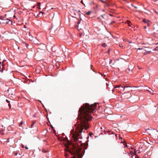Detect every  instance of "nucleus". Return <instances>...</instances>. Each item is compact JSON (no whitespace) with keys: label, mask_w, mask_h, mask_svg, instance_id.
<instances>
[{"label":"nucleus","mask_w":158,"mask_h":158,"mask_svg":"<svg viewBox=\"0 0 158 158\" xmlns=\"http://www.w3.org/2000/svg\"><path fill=\"white\" fill-rule=\"evenodd\" d=\"M10 108H11V106L10 105H9Z\"/></svg>","instance_id":"obj_49"},{"label":"nucleus","mask_w":158,"mask_h":158,"mask_svg":"<svg viewBox=\"0 0 158 158\" xmlns=\"http://www.w3.org/2000/svg\"><path fill=\"white\" fill-rule=\"evenodd\" d=\"M17 154H18V152H16V153H15V156H16L17 155Z\"/></svg>","instance_id":"obj_35"},{"label":"nucleus","mask_w":158,"mask_h":158,"mask_svg":"<svg viewBox=\"0 0 158 158\" xmlns=\"http://www.w3.org/2000/svg\"><path fill=\"white\" fill-rule=\"evenodd\" d=\"M74 15H76V14H75V13H74Z\"/></svg>","instance_id":"obj_55"},{"label":"nucleus","mask_w":158,"mask_h":158,"mask_svg":"<svg viewBox=\"0 0 158 158\" xmlns=\"http://www.w3.org/2000/svg\"><path fill=\"white\" fill-rule=\"evenodd\" d=\"M139 148L140 149L139 150H137V151H138V153H140V152L141 151H142V148L141 147V148Z\"/></svg>","instance_id":"obj_6"},{"label":"nucleus","mask_w":158,"mask_h":158,"mask_svg":"<svg viewBox=\"0 0 158 158\" xmlns=\"http://www.w3.org/2000/svg\"><path fill=\"white\" fill-rule=\"evenodd\" d=\"M90 66H91V68H90L92 70V71H93V72H94V70H93V69H92V67L93 66H92V65H90Z\"/></svg>","instance_id":"obj_28"},{"label":"nucleus","mask_w":158,"mask_h":158,"mask_svg":"<svg viewBox=\"0 0 158 158\" xmlns=\"http://www.w3.org/2000/svg\"><path fill=\"white\" fill-rule=\"evenodd\" d=\"M25 148L26 149H28V148L27 146H25Z\"/></svg>","instance_id":"obj_31"},{"label":"nucleus","mask_w":158,"mask_h":158,"mask_svg":"<svg viewBox=\"0 0 158 158\" xmlns=\"http://www.w3.org/2000/svg\"><path fill=\"white\" fill-rule=\"evenodd\" d=\"M8 20H9V21L10 22V23H11V21L10 19H8Z\"/></svg>","instance_id":"obj_48"},{"label":"nucleus","mask_w":158,"mask_h":158,"mask_svg":"<svg viewBox=\"0 0 158 158\" xmlns=\"http://www.w3.org/2000/svg\"><path fill=\"white\" fill-rule=\"evenodd\" d=\"M83 132L84 133L85 132V131H84Z\"/></svg>","instance_id":"obj_54"},{"label":"nucleus","mask_w":158,"mask_h":158,"mask_svg":"<svg viewBox=\"0 0 158 158\" xmlns=\"http://www.w3.org/2000/svg\"><path fill=\"white\" fill-rule=\"evenodd\" d=\"M131 86H126L124 87L125 89L126 88H131Z\"/></svg>","instance_id":"obj_19"},{"label":"nucleus","mask_w":158,"mask_h":158,"mask_svg":"<svg viewBox=\"0 0 158 158\" xmlns=\"http://www.w3.org/2000/svg\"><path fill=\"white\" fill-rule=\"evenodd\" d=\"M131 6H132L134 7V6L132 4H131Z\"/></svg>","instance_id":"obj_46"},{"label":"nucleus","mask_w":158,"mask_h":158,"mask_svg":"<svg viewBox=\"0 0 158 158\" xmlns=\"http://www.w3.org/2000/svg\"><path fill=\"white\" fill-rule=\"evenodd\" d=\"M22 148H24V146L23 144H22Z\"/></svg>","instance_id":"obj_34"},{"label":"nucleus","mask_w":158,"mask_h":158,"mask_svg":"<svg viewBox=\"0 0 158 158\" xmlns=\"http://www.w3.org/2000/svg\"><path fill=\"white\" fill-rule=\"evenodd\" d=\"M4 18L3 17L1 16L0 17V19L4 21L3 22H2V23H7V21H6V20H4Z\"/></svg>","instance_id":"obj_5"},{"label":"nucleus","mask_w":158,"mask_h":158,"mask_svg":"<svg viewBox=\"0 0 158 158\" xmlns=\"http://www.w3.org/2000/svg\"><path fill=\"white\" fill-rule=\"evenodd\" d=\"M127 70H128L129 71H130V69L129 68H128L127 69Z\"/></svg>","instance_id":"obj_36"},{"label":"nucleus","mask_w":158,"mask_h":158,"mask_svg":"<svg viewBox=\"0 0 158 158\" xmlns=\"http://www.w3.org/2000/svg\"><path fill=\"white\" fill-rule=\"evenodd\" d=\"M105 14H104V15H101V17H102L103 19H104V18H104V16H105Z\"/></svg>","instance_id":"obj_17"},{"label":"nucleus","mask_w":158,"mask_h":158,"mask_svg":"<svg viewBox=\"0 0 158 158\" xmlns=\"http://www.w3.org/2000/svg\"><path fill=\"white\" fill-rule=\"evenodd\" d=\"M136 152H136V151H135V155H136Z\"/></svg>","instance_id":"obj_45"},{"label":"nucleus","mask_w":158,"mask_h":158,"mask_svg":"<svg viewBox=\"0 0 158 158\" xmlns=\"http://www.w3.org/2000/svg\"><path fill=\"white\" fill-rule=\"evenodd\" d=\"M138 87L140 89H143V88H144V89L148 88L149 89H150V90H151V91H152V90L151 89H150V88H149L148 87H146V86H145V85H140V86H138Z\"/></svg>","instance_id":"obj_4"},{"label":"nucleus","mask_w":158,"mask_h":158,"mask_svg":"<svg viewBox=\"0 0 158 158\" xmlns=\"http://www.w3.org/2000/svg\"><path fill=\"white\" fill-rule=\"evenodd\" d=\"M127 145H126L125 146V147L126 148V147H127Z\"/></svg>","instance_id":"obj_43"},{"label":"nucleus","mask_w":158,"mask_h":158,"mask_svg":"<svg viewBox=\"0 0 158 158\" xmlns=\"http://www.w3.org/2000/svg\"><path fill=\"white\" fill-rule=\"evenodd\" d=\"M102 46L103 47H106V44L105 43H103V44H102Z\"/></svg>","instance_id":"obj_13"},{"label":"nucleus","mask_w":158,"mask_h":158,"mask_svg":"<svg viewBox=\"0 0 158 158\" xmlns=\"http://www.w3.org/2000/svg\"><path fill=\"white\" fill-rule=\"evenodd\" d=\"M113 22H111L110 23V25H111L112 24V23H113Z\"/></svg>","instance_id":"obj_42"},{"label":"nucleus","mask_w":158,"mask_h":158,"mask_svg":"<svg viewBox=\"0 0 158 158\" xmlns=\"http://www.w3.org/2000/svg\"><path fill=\"white\" fill-rule=\"evenodd\" d=\"M119 46L120 48H121V47H122V46H121V45L120 44L119 45Z\"/></svg>","instance_id":"obj_44"},{"label":"nucleus","mask_w":158,"mask_h":158,"mask_svg":"<svg viewBox=\"0 0 158 158\" xmlns=\"http://www.w3.org/2000/svg\"><path fill=\"white\" fill-rule=\"evenodd\" d=\"M117 88H121V89H123V91L125 89V88H123V87H122V86H118L117 87Z\"/></svg>","instance_id":"obj_10"},{"label":"nucleus","mask_w":158,"mask_h":158,"mask_svg":"<svg viewBox=\"0 0 158 158\" xmlns=\"http://www.w3.org/2000/svg\"><path fill=\"white\" fill-rule=\"evenodd\" d=\"M156 32V33H158V30H156V32Z\"/></svg>","instance_id":"obj_33"},{"label":"nucleus","mask_w":158,"mask_h":158,"mask_svg":"<svg viewBox=\"0 0 158 158\" xmlns=\"http://www.w3.org/2000/svg\"><path fill=\"white\" fill-rule=\"evenodd\" d=\"M134 7L135 8H137V7L136 6H134Z\"/></svg>","instance_id":"obj_38"},{"label":"nucleus","mask_w":158,"mask_h":158,"mask_svg":"<svg viewBox=\"0 0 158 158\" xmlns=\"http://www.w3.org/2000/svg\"><path fill=\"white\" fill-rule=\"evenodd\" d=\"M150 92V93L152 94H153L152 93V92H151V91L150 90L149 91Z\"/></svg>","instance_id":"obj_32"},{"label":"nucleus","mask_w":158,"mask_h":158,"mask_svg":"<svg viewBox=\"0 0 158 158\" xmlns=\"http://www.w3.org/2000/svg\"><path fill=\"white\" fill-rule=\"evenodd\" d=\"M3 70H4V69H3L2 70H0V71H1V72H2Z\"/></svg>","instance_id":"obj_37"},{"label":"nucleus","mask_w":158,"mask_h":158,"mask_svg":"<svg viewBox=\"0 0 158 158\" xmlns=\"http://www.w3.org/2000/svg\"><path fill=\"white\" fill-rule=\"evenodd\" d=\"M149 130V128H148L146 129V130Z\"/></svg>","instance_id":"obj_47"},{"label":"nucleus","mask_w":158,"mask_h":158,"mask_svg":"<svg viewBox=\"0 0 158 158\" xmlns=\"http://www.w3.org/2000/svg\"><path fill=\"white\" fill-rule=\"evenodd\" d=\"M150 22L149 20L147 21V23H147L148 26H150Z\"/></svg>","instance_id":"obj_7"},{"label":"nucleus","mask_w":158,"mask_h":158,"mask_svg":"<svg viewBox=\"0 0 158 158\" xmlns=\"http://www.w3.org/2000/svg\"><path fill=\"white\" fill-rule=\"evenodd\" d=\"M78 134L77 133L73 135V139L76 144L77 146L74 147L72 150H69V152L72 156L71 158H81L84 154L83 151L82 150L80 146L82 144V141L79 139H81L82 137H78Z\"/></svg>","instance_id":"obj_2"},{"label":"nucleus","mask_w":158,"mask_h":158,"mask_svg":"<svg viewBox=\"0 0 158 158\" xmlns=\"http://www.w3.org/2000/svg\"><path fill=\"white\" fill-rule=\"evenodd\" d=\"M135 158H139V157L138 156H136V157H135Z\"/></svg>","instance_id":"obj_39"},{"label":"nucleus","mask_w":158,"mask_h":158,"mask_svg":"<svg viewBox=\"0 0 158 158\" xmlns=\"http://www.w3.org/2000/svg\"><path fill=\"white\" fill-rule=\"evenodd\" d=\"M79 18H80L81 20V14L80 13H79Z\"/></svg>","instance_id":"obj_24"},{"label":"nucleus","mask_w":158,"mask_h":158,"mask_svg":"<svg viewBox=\"0 0 158 158\" xmlns=\"http://www.w3.org/2000/svg\"><path fill=\"white\" fill-rule=\"evenodd\" d=\"M78 12H80V10H79L78 11Z\"/></svg>","instance_id":"obj_50"},{"label":"nucleus","mask_w":158,"mask_h":158,"mask_svg":"<svg viewBox=\"0 0 158 158\" xmlns=\"http://www.w3.org/2000/svg\"><path fill=\"white\" fill-rule=\"evenodd\" d=\"M128 42L129 43H132V42L131 41H128Z\"/></svg>","instance_id":"obj_41"},{"label":"nucleus","mask_w":158,"mask_h":158,"mask_svg":"<svg viewBox=\"0 0 158 158\" xmlns=\"http://www.w3.org/2000/svg\"><path fill=\"white\" fill-rule=\"evenodd\" d=\"M91 13V11H88V12H87L86 13V14L87 15H90V14Z\"/></svg>","instance_id":"obj_9"},{"label":"nucleus","mask_w":158,"mask_h":158,"mask_svg":"<svg viewBox=\"0 0 158 158\" xmlns=\"http://www.w3.org/2000/svg\"><path fill=\"white\" fill-rule=\"evenodd\" d=\"M143 22L145 23H147V21L145 19H143Z\"/></svg>","instance_id":"obj_12"},{"label":"nucleus","mask_w":158,"mask_h":158,"mask_svg":"<svg viewBox=\"0 0 158 158\" xmlns=\"http://www.w3.org/2000/svg\"><path fill=\"white\" fill-rule=\"evenodd\" d=\"M42 152H44V153H46L47 152V151H46V150H42Z\"/></svg>","instance_id":"obj_18"},{"label":"nucleus","mask_w":158,"mask_h":158,"mask_svg":"<svg viewBox=\"0 0 158 158\" xmlns=\"http://www.w3.org/2000/svg\"><path fill=\"white\" fill-rule=\"evenodd\" d=\"M81 3H82V4H83V5H84L85 6V4L83 3V2H82V1L81 0Z\"/></svg>","instance_id":"obj_21"},{"label":"nucleus","mask_w":158,"mask_h":158,"mask_svg":"<svg viewBox=\"0 0 158 158\" xmlns=\"http://www.w3.org/2000/svg\"><path fill=\"white\" fill-rule=\"evenodd\" d=\"M112 60H110L109 61V63L111 64L112 63Z\"/></svg>","instance_id":"obj_27"},{"label":"nucleus","mask_w":158,"mask_h":158,"mask_svg":"<svg viewBox=\"0 0 158 158\" xmlns=\"http://www.w3.org/2000/svg\"><path fill=\"white\" fill-rule=\"evenodd\" d=\"M110 16H112V15L111 14H110Z\"/></svg>","instance_id":"obj_51"},{"label":"nucleus","mask_w":158,"mask_h":158,"mask_svg":"<svg viewBox=\"0 0 158 158\" xmlns=\"http://www.w3.org/2000/svg\"><path fill=\"white\" fill-rule=\"evenodd\" d=\"M100 1H101L102 3H105L106 2L102 0H99Z\"/></svg>","instance_id":"obj_16"},{"label":"nucleus","mask_w":158,"mask_h":158,"mask_svg":"<svg viewBox=\"0 0 158 158\" xmlns=\"http://www.w3.org/2000/svg\"><path fill=\"white\" fill-rule=\"evenodd\" d=\"M98 103H95L89 105L86 103L80 107L78 114L81 129L84 128L87 130L89 127L88 121L91 120L92 117L90 114L95 110Z\"/></svg>","instance_id":"obj_1"},{"label":"nucleus","mask_w":158,"mask_h":158,"mask_svg":"<svg viewBox=\"0 0 158 158\" xmlns=\"http://www.w3.org/2000/svg\"><path fill=\"white\" fill-rule=\"evenodd\" d=\"M65 157L68 158V156H69V155L67 153H65Z\"/></svg>","instance_id":"obj_11"},{"label":"nucleus","mask_w":158,"mask_h":158,"mask_svg":"<svg viewBox=\"0 0 158 158\" xmlns=\"http://www.w3.org/2000/svg\"><path fill=\"white\" fill-rule=\"evenodd\" d=\"M92 135V132H90L89 133V135L90 136H91Z\"/></svg>","instance_id":"obj_26"},{"label":"nucleus","mask_w":158,"mask_h":158,"mask_svg":"<svg viewBox=\"0 0 158 158\" xmlns=\"http://www.w3.org/2000/svg\"><path fill=\"white\" fill-rule=\"evenodd\" d=\"M6 102L8 103L10 102V101L7 99H6Z\"/></svg>","instance_id":"obj_30"},{"label":"nucleus","mask_w":158,"mask_h":158,"mask_svg":"<svg viewBox=\"0 0 158 158\" xmlns=\"http://www.w3.org/2000/svg\"><path fill=\"white\" fill-rule=\"evenodd\" d=\"M138 50H143L145 51V52H144L143 53V55H146L147 54H149L151 52V51H147L145 50H144V49L143 48H138L137 49V51H138Z\"/></svg>","instance_id":"obj_3"},{"label":"nucleus","mask_w":158,"mask_h":158,"mask_svg":"<svg viewBox=\"0 0 158 158\" xmlns=\"http://www.w3.org/2000/svg\"><path fill=\"white\" fill-rule=\"evenodd\" d=\"M25 45H26V48H27V47H28V44H26Z\"/></svg>","instance_id":"obj_22"},{"label":"nucleus","mask_w":158,"mask_h":158,"mask_svg":"<svg viewBox=\"0 0 158 158\" xmlns=\"http://www.w3.org/2000/svg\"><path fill=\"white\" fill-rule=\"evenodd\" d=\"M83 129H82V130H80L79 131L80 132H81V133L83 131Z\"/></svg>","instance_id":"obj_29"},{"label":"nucleus","mask_w":158,"mask_h":158,"mask_svg":"<svg viewBox=\"0 0 158 158\" xmlns=\"http://www.w3.org/2000/svg\"><path fill=\"white\" fill-rule=\"evenodd\" d=\"M130 154H131V155L132 156L133 155V154L134 153L132 151H131L130 152Z\"/></svg>","instance_id":"obj_15"},{"label":"nucleus","mask_w":158,"mask_h":158,"mask_svg":"<svg viewBox=\"0 0 158 158\" xmlns=\"http://www.w3.org/2000/svg\"><path fill=\"white\" fill-rule=\"evenodd\" d=\"M146 27H146V26H144V28H145H145H146Z\"/></svg>","instance_id":"obj_40"},{"label":"nucleus","mask_w":158,"mask_h":158,"mask_svg":"<svg viewBox=\"0 0 158 158\" xmlns=\"http://www.w3.org/2000/svg\"><path fill=\"white\" fill-rule=\"evenodd\" d=\"M144 90H148V91H150V90L149 89H148V88H147V89H144Z\"/></svg>","instance_id":"obj_23"},{"label":"nucleus","mask_w":158,"mask_h":158,"mask_svg":"<svg viewBox=\"0 0 158 158\" xmlns=\"http://www.w3.org/2000/svg\"><path fill=\"white\" fill-rule=\"evenodd\" d=\"M35 121H32V124L31 125V127H32V126L34 125L35 124Z\"/></svg>","instance_id":"obj_8"},{"label":"nucleus","mask_w":158,"mask_h":158,"mask_svg":"<svg viewBox=\"0 0 158 158\" xmlns=\"http://www.w3.org/2000/svg\"><path fill=\"white\" fill-rule=\"evenodd\" d=\"M88 138H89V137H87V139H88Z\"/></svg>","instance_id":"obj_53"},{"label":"nucleus","mask_w":158,"mask_h":158,"mask_svg":"<svg viewBox=\"0 0 158 158\" xmlns=\"http://www.w3.org/2000/svg\"><path fill=\"white\" fill-rule=\"evenodd\" d=\"M41 13L44 14V12H42L41 11H40V12H39V15H37V16H39L40 15V14Z\"/></svg>","instance_id":"obj_14"},{"label":"nucleus","mask_w":158,"mask_h":158,"mask_svg":"<svg viewBox=\"0 0 158 158\" xmlns=\"http://www.w3.org/2000/svg\"><path fill=\"white\" fill-rule=\"evenodd\" d=\"M23 124V123L22 122H21L20 123H19V125L21 126V125L22 124Z\"/></svg>","instance_id":"obj_25"},{"label":"nucleus","mask_w":158,"mask_h":158,"mask_svg":"<svg viewBox=\"0 0 158 158\" xmlns=\"http://www.w3.org/2000/svg\"><path fill=\"white\" fill-rule=\"evenodd\" d=\"M39 8H40V6H39Z\"/></svg>","instance_id":"obj_52"},{"label":"nucleus","mask_w":158,"mask_h":158,"mask_svg":"<svg viewBox=\"0 0 158 158\" xmlns=\"http://www.w3.org/2000/svg\"><path fill=\"white\" fill-rule=\"evenodd\" d=\"M80 23H81V21L80 20L79 21L77 22V24L78 25Z\"/></svg>","instance_id":"obj_20"}]
</instances>
